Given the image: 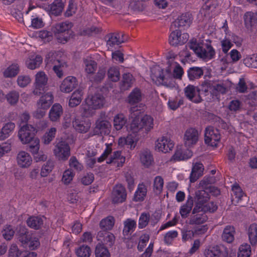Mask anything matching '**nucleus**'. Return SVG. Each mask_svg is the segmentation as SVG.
I'll use <instances>...</instances> for the list:
<instances>
[{
	"instance_id": "f257e3e1",
	"label": "nucleus",
	"mask_w": 257,
	"mask_h": 257,
	"mask_svg": "<svg viewBox=\"0 0 257 257\" xmlns=\"http://www.w3.org/2000/svg\"><path fill=\"white\" fill-rule=\"evenodd\" d=\"M86 105L82 107V114L85 117L92 116L95 110L100 109L104 104V97L100 93L89 95L85 99Z\"/></svg>"
},
{
	"instance_id": "f03ea898",
	"label": "nucleus",
	"mask_w": 257,
	"mask_h": 257,
	"mask_svg": "<svg viewBox=\"0 0 257 257\" xmlns=\"http://www.w3.org/2000/svg\"><path fill=\"white\" fill-rule=\"evenodd\" d=\"M188 45L199 57L203 59H211L215 55V51L210 44H200L196 39H192Z\"/></svg>"
},
{
	"instance_id": "7ed1b4c3",
	"label": "nucleus",
	"mask_w": 257,
	"mask_h": 257,
	"mask_svg": "<svg viewBox=\"0 0 257 257\" xmlns=\"http://www.w3.org/2000/svg\"><path fill=\"white\" fill-rule=\"evenodd\" d=\"M47 76L43 71L38 72L35 75V82L33 93L37 96L44 94L47 87Z\"/></svg>"
},
{
	"instance_id": "20e7f679",
	"label": "nucleus",
	"mask_w": 257,
	"mask_h": 257,
	"mask_svg": "<svg viewBox=\"0 0 257 257\" xmlns=\"http://www.w3.org/2000/svg\"><path fill=\"white\" fill-rule=\"evenodd\" d=\"M18 133V137L23 144L30 143L34 139L35 128L31 125L27 123L21 125Z\"/></svg>"
},
{
	"instance_id": "39448f33",
	"label": "nucleus",
	"mask_w": 257,
	"mask_h": 257,
	"mask_svg": "<svg viewBox=\"0 0 257 257\" xmlns=\"http://www.w3.org/2000/svg\"><path fill=\"white\" fill-rule=\"evenodd\" d=\"M54 153L59 160H67L70 156V148L69 145L65 141L59 142L55 146Z\"/></svg>"
},
{
	"instance_id": "423d86ee",
	"label": "nucleus",
	"mask_w": 257,
	"mask_h": 257,
	"mask_svg": "<svg viewBox=\"0 0 257 257\" xmlns=\"http://www.w3.org/2000/svg\"><path fill=\"white\" fill-rule=\"evenodd\" d=\"M189 35L187 33L182 34L179 30H173L169 37V42L171 45L177 46L185 43L188 40Z\"/></svg>"
},
{
	"instance_id": "0eeeda50",
	"label": "nucleus",
	"mask_w": 257,
	"mask_h": 257,
	"mask_svg": "<svg viewBox=\"0 0 257 257\" xmlns=\"http://www.w3.org/2000/svg\"><path fill=\"white\" fill-rule=\"evenodd\" d=\"M152 80L158 85L167 86L168 83L165 81L167 77L163 72V69L159 66H153L151 69Z\"/></svg>"
},
{
	"instance_id": "6e6552de",
	"label": "nucleus",
	"mask_w": 257,
	"mask_h": 257,
	"mask_svg": "<svg viewBox=\"0 0 257 257\" xmlns=\"http://www.w3.org/2000/svg\"><path fill=\"white\" fill-rule=\"evenodd\" d=\"M195 206L193 209L192 214L198 213L201 207L205 204L209 199V195L208 191L205 190H198L195 192Z\"/></svg>"
},
{
	"instance_id": "1a4fd4ad",
	"label": "nucleus",
	"mask_w": 257,
	"mask_h": 257,
	"mask_svg": "<svg viewBox=\"0 0 257 257\" xmlns=\"http://www.w3.org/2000/svg\"><path fill=\"white\" fill-rule=\"evenodd\" d=\"M204 141L206 144L211 146H216V142L220 139V135L217 130H214L212 126L207 127L204 134Z\"/></svg>"
},
{
	"instance_id": "9d476101",
	"label": "nucleus",
	"mask_w": 257,
	"mask_h": 257,
	"mask_svg": "<svg viewBox=\"0 0 257 257\" xmlns=\"http://www.w3.org/2000/svg\"><path fill=\"white\" fill-rule=\"evenodd\" d=\"M111 128V124L108 120H96L93 133L95 135H108Z\"/></svg>"
},
{
	"instance_id": "9b49d317",
	"label": "nucleus",
	"mask_w": 257,
	"mask_h": 257,
	"mask_svg": "<svg viewBox=\"0 0 257 257\" xmlns=\"http://www.w3.org/2000/svg\"><path fill=\"white\" fill-rule=\"evenodd\" d=\"M174 146L173 142L170 139L163 137L156 142L155 150L166 153L171 151Z\"/></svg>"
},
{
	"instance_id": "f8f14e48",
	"label": "nucleus",
	"mask_w": 257,
	"mask_h": 257,
	"mask_svg": "<svg viewBox=\"0 0 257 257\" xmlns=\"http://www.w3.org/2000/svg\"><path fill=\"white\" fill-rule=\"evenodd\" d=\"M112 202L114 203H119L126 200V192L125 188L121 184L116 185L112 192Z\"/></svg>"
},
{
	"instance_id": "ddd939ff",
	"label": "nucleus",
	"mask_w": 257,
	"mask_h": 257,
	"mask_svg": "<svg viewBox=\"0 0 257 257\" xmlns=\"http://www.w3.org/2000/svg\"><path fill=\"white\" fill-rule=\"evenodd\" d=\"M198 140V131L193 128L188 129L184 135V144L187 147H191L195 145Z\"/></svg>"
},
{
	"instance_id": "4468645a",
	"label": "nucleus",
	"mask_w": 257,
	"mask_h": 257,
	"mask_svg": "<svg viewBox=\"0 0 257 257\" xmlns=\"http://www.w3.org/2000/svg\"><path fill=\"white\" fill-rule=\"evenodd\" d=\"M204 254L205 257H226L227 253L223 246L216 245L206 249Z\"/></svg>"
},
{
	"instance_id": "2eb2a0df",
	"label": "nucleus",
	"mask_w": 257,
	"mask_h": 257,
	"mask_svg": "<svg viewBox=\"0 0 257 257\" xmlns=\"http://www.w3.org/2000/svg\"><path fill=\"white\" fill-rule=\"evenodd\" d=\"M192 22L191 14L187 13L182 14L173 22L170 27L171 30L181 27H189Z\"/></svg>"
},
{
	"instance_id": "dca6fc26",
	"label": "nucleus",
	"mask_w": 257,
	"mask_h": 257,
	"mask_svg": "<svg viewBox=\"0 0 257 257\" xmlns=\"http://www.w3.org/2000/svg\"><path fill=\"white\" fill-rule=\"evenodd\" d=\"M198 88L191 85H189L184 89L185 96L193 102L198 103L203 101L200 96L198 93Z\"/></svg>"
},
{
	"instance_id": "f3484780",
	"label": "nucleus",
	"mask_w": 257,
	"mask_h": 257,
	"mask_svg": "<svg viewBox=\"0 0 257 257\" xmlns=\"http://www.w3.org/2000/svg\"><path fill=\"white\" fill-rule=\"evenodd\" d=\"M28 229L24 226L20 225L17 228L16 237L18 240L21 243L22 246L27 247L30 241V237L28 235Z\"/></svg>"
},
{
	"instance_id": "a211bd4d",
	"label": "nucleus",
	"mask_w": 257,
	"mask_h": 257,
	"mask_svg": "<svg viewBox=\"0 0 257 257\" xmlns=\"http://www.w3.org/2000/svg\"><path fill=\"white\" fill-rule=\"evenodd\" d=\"M97 238L98 240L101 241L103 244L111 247L115 242L114 235L109 231H99L97 233Z\"/></svg>"
},
{
	"instance_id": "6ab92c4d",
	"label": "nucleus",
	"mask_w": 257,
	"mask_h": 257,
	"mask_svg": "<svg viewBox=\"0 0 257 257\" xmlns=\"http://www.w3.org/2000/svg\"><path fill=\"white\" fill-rule=\"evenodd\" d=\"M77 85L76 79L73 76L66 77L60 85V90L65 93L72 91Z\"/></svg>"
},
{
	"instance_id": "aec40b11",
	"label": "nucleus",
	"mask_w": 257,
	"mask_h": 257,
	"mask_svg": "<svg viewBox=\"0 0 257 257\" xmlns=\"http://www.w3.org/2000/svg\"><path fill=\"white\" fill-rule=\"evenodd\" d=\"M17 161L20 167L27 168L32 164V159L29 153L21 151L17 155Z\"/></svg>"
},
{
	"instance_id": "412c9836",
	"label": "nucleus",
	"mask_w": 257,
	"mask_h": 257,
	"mask_svg": "<svg viewBox=\"0 0 257 257\" xmlns=\"http://www.w3.org/2000/svg\"><path fill=\"white\" fill-rule=\"evenodd\" d=\"M53 102V96L50 92L47 93L41 97L37 102V106L39 108L47 109L50 107Z\"/></svg>"
},
{
	"instance_id": "4be33fe9",
	"label": "nucleus",
	"mask_w": 257,
	"mask_h": 257,
	"mask_svg": "<svg viewBox=\"0 0 257 257\" xmlns=\"http://www.w3.org/2000/svg\"><path fill=\"white\" fill-rule=\"evenodd\" d=\"M126 40L124 34L122 33H113L109 36V38L107 41V45L110 47L124 42Z\"/></svg>"
},
{
	"instance_id": "5701e85b",
	"label": "nucleus",
	"mask_w": 257,
	"mask_h": 257,
	"mask_svg": "<svg viewBox=\"0 0 257 257\" xmlns=\"http://www.w3.org/2000/svg\"><path fill=\"white\" fill-rule=\"evenodd\" d=\"M27 224L30 228L38 230L42 228L44 224V220L42 217L38 216H31L27 220Z\"/></svg>"
},
{
	"instance_id": "b1692460",
	"label": "nucleus",
	"mask_w": 257,
	"mask_h": 257,
	"mask_svg": "<svg viewBox=\"0 0 257 257\" xmlns=\"http://www.w3.org/2000/svg\"><path fill=\"white\" fill-rule=\"evenodd\" d=\"M192 156V152L189 149L183 150L181 148L177 147L172 159L174 161H181L188 159Z\"/></svg>"
},
{
	"instance_id": "393cba45",
	"label": "nucleus",
	"mask_w": 257,
	"mask_h": 257,
	"mask_svg": "<svg viewBox=\"0 0 257 257\" xmlns=\"http://www.w3.org/2000/svg\"><path fill=\"white\" fill-rule=\"evenodd\" d=\"M43 61L42 57L40 55L32 56L28 58L25 64L27 67L31 70L35 69L38 68L42 64Z\"/></svg>"
},
{
	"instance_id": "a878e982",
	"label": "nucleus",
	"mask_w": 257,
	"mask_h": 257,
	"mask_svg": "<svg viewBox=\"0 0 257 257\" xmlns=\"http://www.w3.org/2000/svg\"><path fill=\"white\" fill-rule=\"evenodd\" d=\"M204 168L202 164L196 163L192 167L191 173L190 176V180L191 182H195L203 174Z\"/></svg>"
},
{
	"instance_id": "bb28decb",
	"label": "nucleus",
	"mask_w": 257,
	"mask_h": 257,
	"mask_svg": "<svg viewBox=\"0 0 257 257\" xmlns=\"http://www.w3.org/2000/svg\"><path fill=\"white\" fill-rule=\"evenodd\" d=\"M63 113L62 106L59 103L54 104L49 111V118L52 121H56L59 119Z\"/></svg>"
},
{
	"instance_id": "cd10ccee",
	"label": "nucleus",
	"mask_w": 257,
	"mask_h": 257,
	"mask_svg": "<svg viewBox=\"0 0 257 257\" xmlns=\"http://www.w3.org/2000/svg\"><path fill=\"white\" fill-rule=\"evenodd\" d=\"M235 233V229L233 226H226L222 232V240L227 243H231L234 239Z\"/></svg>"
},
{
	"instance_id": "c85d7f7f",
	"label": "nucleus",
	"mask_w": 257,
	"mask_h": 257,
	"mask_svg": "<svg viewBox=\"0 0 257 257\" xmlns=\"http://www.w3.org/2000/svg\"><path fill=\"white\" fill-rule=\"evenodd\" d=\"M115 223L114 218L112 216H108L102 219L99 223L100 231H108L111 230Z\"/></svg>"
},
{
	"instance_id": "c756f323",
	"label": "nucleus",
	"mask_w": 257,
	"mask_h": 257,
	"mask_svg": "<svg viewBox=\"0 0 257 257\" xmlns=\"http://www.w3.org/2000/svg\"><path fill=\"white\" fill-rule=\"evenodd\" d=\"M73 127L78 132L85 133L88 131L90 128L91 123L89 121H80L79 119H75L72 121Z\"/></svg>"
},
{
	"instance_id": "7c9ffc66",
	"label": "nucleus",
	"mask_w": 257,
	"mask_h": 257,
	"mask_svg": "<svg viewBox=\"0 0 257 257\" xmlns=\"http://www.w3.org/2000/svg\"><path fill=\"white\" fill-rule=\"evenodd\" d=\"M48 8L51 15L59 16L62 12L64 4L61 0H55L52 4L48 6Z\"/></svg>"
},
{
	"instance_id": "2f4dec72",
	"label": "nucleus",
	"mask_w": 257,
	"mask_h": 257,
	"mask_svg": "<svg viewBox=\"0 0 257 257\" xmlns=\"http://www.w3.org/2000/svg\"><path fill=\"white\" fill-rule=\"evenodd\" d=\"M72 27L71 23L63 22L56 24L52 28V31L55 35L70 31Z\"/></svg>"
},
{
	"instance_id": "473e14b6",
	"label": "nucleus",
	"mask_w": 257,
	"mask_h": 257,
	"mask_svg": "<svg viewBox=\"0 0 257 257\" xmlns=\"http://www.w3.org/2000/svg\"><path fill=\"white\" fill-rule=\"evenodd\" d=\"M244 23L247 29L251 28L257 22V14L251 12H246L244 16Z\"/></svg>"
},
{
	"instance_id": "72a5a7b5",
	"label": "nucleus",
	"mask_w": 257,
	"mask_h": 257,
	"mask_svg": "<svg viewBox=\"0 0 257 257\" xmlns=\"http://www.w3.org/2000/svg\"><path fill=\"white\" fill-rule=\"evenodd\" d=\"M83 93L81 90L78 89L75 91L71 95L69 101V105L71 107H74L78 105L82 101Z\"/></svg>"
},
{
	"instance_id": "f704fd0d",
	"label": "nucleus",
	"mask_w": 257,
	"mask_h": 257,
	"mask_svg": "<svg viewBox=\"0 0 257 257\" xmlns=\"http://www.w3.org/2000/svg\"><path fill=\"white\" fill-rule=\"evenodd\" d=\"M15 124L12 122H9L5 124L0 132V140H4L8 138L10 134L15 128Z\"/></svg>"
},
{
	"instance_id": "c9c22d12",
	"label": "nucleus",
	"mask_w": 257,
	"mask_h": 257,
	"mask_svg": "<svg viewBox=\"0 0 257 257\" xmlns=\"http://www.w3.org/2000/svg\"><path fill=\"white\" fill-rule=\"evenodd\" d=\"M212 86L213 85L208 81H204L202 83L201 87L197 89L198 93L200 96L201 98H202L203 93H207V95H210V96L213 95Z\"/></svg>"
},
{
	"instance_id": "e433bc0d",
	"label": "nucleus",
	"mask_w": 257,
	"mask_h": 257,
	"mask_svg": "<svg viewBox=\"0 0 257 257\" xmlns=\"http://www.w3.org/2000/svg\"><path fill=\"white\" fill-rule=\"evenodd\" d=\"M213 96H217L219 94H225L227 92L228 88V83L221 82L215 84L212 86Z\"/></svg>"
},
{
	"instance_id": "4c0bfd02",
	"label": "nucleus",
	"mask_w": 257,
	"mask_h": 257,
	"mask_svg": "<svg viewBox=\"0 0 257 257\" xmlns=\"http://www.w3.org/2000/svg\"><path fill=\"white\" fill-rule=\"evenodd\" d=\"M187 73L189 79L194 80L200 78L203 75L204 72L202 68L193 67L188 70Z\"/></svg>"
},
{
	"instance_id": "58836bf2",
	"label": "nucleus",
	"mask_w": 257,
	"mask_h": 257,
	"mask_svg": "<svg viewBox=\"0 0 257 257\" xmlns=\"http://www.w3.org/2000/svg\"><path fill=\"white\" fill-rule=\"evenodd\" d=\"M124 228L123 229V234L124 236L131 234L136 227V222L132 219H127L124 222Z\"/></svg>"
},
{
	"instance_id": "ea45409f",
	"label": "nucleus",
	"mask_w": 257,
	"mask_h": 257,
	"mask_svg": "<svg viewBox=\"0 0 257 257\" xmlns=\"http://www.w3.org/2000/svg\"><path fill=\"white\" fill-rule=\"evenodd\" d=\"M194 200L192 197L189 196L185 204L183 205L180 210V213L183 218H186L190 213L193 205Z\"/></svg>"
},
{
	"instance_id": "a19ab883",
	"label": "nucleus",
	"mask_w": 257,
	"mask_h": 257,
	"mask_svg": "<svg viewBox=\"0 0 257 257\" xmlns=\"http://www.w3.org/2000/svg\"><path fill=\"white\" fill-rule=\"evenodd\" d=\"M232 190L234 193V199H236V202L240 203L241 206H244V203H242V201L245 202L247 200V197L238 186H233Z\"/></svg>"
},
{
	"instance_id": "79ce46f5",
	"label": "nucleus",
	"mask_w": 257,
	"mask_h": 257,
	"mask_svg": "<svg viewBox=\"0 0 257 257\" xmlns=\"http://www.w3.org/2000/svg\"><path fill=\"white\" fill-rule=\"evenodd\" d=\"M126 118L123 114L116 115L113 118V126L117 131L120 130L126 124Z\"/></svg>"
},
{
	"instance_id": "37998d69",
	"label": "nucleus",
	"mask_w": 257,
	"mask_h": 257,
	"mask_svg": "<svg viewBox=\"0 0 257 257\" xmlns=\"http://www.w3.org/2000/svg\"><path fill=\"white\" fill-rule=\"evenodd\" d=\"M106 74V70L104 68H100L95 74H91L89 79L90 81L94 83H100L104 79Z\"/></svg>"
},
{
	"instance_id": "c03bdc74",
	"label": "nucleus",
	"mask_w": 257,
	"mask_h": 257,
	"mask_svg": "<svg viewBox=\"0 0 257 257\" xmlns=\"http://www.w3.org/2000/svg\"><path fill=\"white\" fill-rule=\"evenodd\" d=\"M191 216L190 218L189 223L191 225L200 224L204 223L208 219L207 215L203 212L201 214L197 213Z\"/></svg>"
},
{
	"instance_id": "a18cd8bd",
	"label": "nucleus",
	"mask_w": 257,
	"mask_h": 257,
	"mask_svg": "<svg viewBox=\"0 0 257 257\" xmlns=\"http://www.w3.org/2000/svg\"><path fill=\"white\" fill-rule=\"evenodd\" d=\"M147 189L146 186L143 184H139L138 190L136 191L134 200L135 201H142L144 200V197L147 194Z\"/></svg>"
},
{
	"instance_id": "49530a36",
	"label": "nucleus",
	"mask_w": 257,
	"mask_h": 257,
	"mask_svg": "<svg viewBox=\"0 0 257 257\" xmlns=\"http://www.w3.org/2000/svg\"><path fill=\"white\" fill-rule=\"evenodd\" d=\"M248 235L251 245H254L257 243V224H251L248 228Z\"/></svg>"
},
{
	"instance_id": "de8ad7c7",
	"label": "nucleus",
	"mask_w": 257,
	"mask_h": 257,
	"mask_svg": "<svg viewBox=\"0 0 257 257\" xmlns=\"http://www.w3.org/2000/svg\"><path fill=\"white\" fill-rule=\"evenodd\" d=\"M142 128H145L147 132L150 131L153 127V119L148 115H146L140 118Z\"/></svg>"
},
{
	"instance_id": "09e8293b",
	"label": "nucleus",
	"mask_w": 257,
	"mask_h": 257,
	"mask_svg": "<svg viewBox=\"0 0 257 257\" xmlns=\"http://www.w3.org/2000/svg\"><path fill=\"white\" fill-rule=\"evenodd\" d=\"M140 159L142 163L146 167H149L153 161L151 152L148 150L144 151L141 154Z\"/></svg>"
},
{
	"instance_id": "8fccbe9b",
	"label": "nucleus",
	"mask_w": 257,
	"mask_h": 257,
	"mask_svg": "<svg viewBox=\"0 0 257 257\" xmlns=\"http://www.w3.org/2000/svg\"><path fill=\"white\" fill-rule=\"evenodd\" d=\"M142 96L140 89H135L129 95L128 101L131 104L138 103L141 100Z\"/></svg>"
},
{
	"instance_id": "3c124183",
	"label": "nucleus",
	"mask_w": 257,
	"mask_h": 257,
	"mask_svg": "<svg viewBox=\"0 0 257 257\" xmlns=\"http://www.w3.org/2000/svg\"><path fill=\"white\" fill-rule=\"evenodd\" d=\"M95 257H110L108 250L103 244H98L95 250Z\"/></svg>"
},
{
	"instance_id": "603ef678",
	"label": "nucleus",
	"mask_w": 257,
	"mask_h": 257,
	"mask_svg": "<svg viewBox=\"0 0 257 257\" xmlns=\"http://www.w3.org/2000/svg\"><path fill=\"white\" fill-rule=\"evenodd\" d=\"M19 72V66L18 64H13L10 66L4 71V75L5 77H13L16 76Z\"/></svg>"
},
{
	"instance_id": "864d4df0",
	"label": "nucleus",
	"mask_w": 257,
	"mask_h": 257,
	"mask_svg": "<svg viewBox=\"0 0 257 257\" xmlns=\"http://www.w3.org/2000/svg\"><path fill=\"white\" fill-rule=\"evenodd\" d=\"M107 75L109 79L112 81L117 82L119 80L120 73L117 67H111L107 71Z\"/></svg>"
},
{
	"instance_id": "5fc2aeb1",
	"label": "nucleus",
	"mask_w": 257,
	"mask_h": 257,
	"mask_svg": "<svg viewBox=\"0 0 257 257\" xmlns=\"http://www.w3.org/2000/svg\"><path fill=\"white\" fill-rule=\"evenodd\" d=\"M215 179L213 177H204L203 179L200 181L199 187L203 190H207L209 188L211 184L215 183Z\"/></svg>"
},
{
	"instance_id": "6e6d98bb",
	"label": "nucleus",
	"mask_w": 257,
	"mask_h": 257,
	"mask_svg": "<svg viewBox=\"0 0 257 257\" xmlns=\"http://www.w3.org/2000/svg\"><path fill=\"white\" fill-rule=\"evenodd\" d=\"M76 253L79 257H89L91 250L89 246L82 245L76 249Z\"/></svg>"
},
{
	"instance_id": "4d7b16f0",
	"label": "nucleus",
	"mask_w": 257,
	"mask_h": 257,
	"mask_svg": "<svg viewBox=\"0 0 257 257\" xmlns=\"http://www.w3.org/2000/svg\"><path fill=\"white\" fill-rule=\"evenodd\" d=\"M56 129L55 127L51 128L48 132H46L42 138V142L45 145H48L53 140L55 137Z\"/></svg>"
},
{
	"instance_id": "13d9d810",
	"label": "nucleus",
	"mask_w": 257,
	"mask_h": 257,
	"mask_svg": "<svg viewBox=\"0 0 257 257\" xmlns=\"http://www.w3.org/2000/svg\"><path fill=\"white\" fill-rule=\"evenodd\" d=\"M133 75L128 73L124 74L122 76V84L121 85V89L123 90L127 89L129 87H131L133 84Z\"/></svg>"
},
{
	"instance_id": "bf43d9fd",
	"label": "nucleus",
	"mask_w": 257,
	"mask_h": 257,
	"mask_svg": "<svg viewBox=\"0 0 257 257\" xmlns=\"http://www.w3.org/2000/svg\"><path fill=\"white\" fill-rule=\"evenodd\" d=\"M217 208V205L213 202L206 203L201 207V208L198 210V213H205L208 211L212 213L216 211Z\"/></svg>"
},
{
	"instance_id": "052dcab7",
	"label": "nucleus",
	"mask_w": 257,
	"mask_h": 257,
	"mask_svg": "<svg viewBox=\"0 0 257 257\" xmlns=\"http://www.w3.org/2000/svg\"><path fill=\"white\" fill-rule=\"evenodd\" d=\"M84 63L85 71L91 75L97 68V64L93 60L86 59L84 60Z\"/></svg>"
},
{
	"instance_id": "680f3d73",
	"label": "nucleus",
	"mask_w": 257,
	"mask_h": 257,
	"mask_svg": "<svg viewBox=\"0 0 257 257\" xmlns=\"http://www.w3.org/2000/svg\"><path fill=\"white\" fill-rule=\"evenodd\" d=\"M251 253L250 246L245 243L240 245L239 248L237 257H249Z\"/></svg>"
},
{
	"instance_id": "e2e57ef3",
	"label": "nucleus",
	"mask_w": 257,
	"mask_h": 257,
	"mask_svg": "<svg viewBox=\"0 0 257 257\" xmlns=\"http://www.w3.org/2000/svg\"><path fill=\"white\" fill-rule=\"evenodd\" d=\"M54 166V162L52 160H48L42 168L41 172V176H47L52 171Z\"/></svg>"
},
{
	"instance_id": "0e129e2a",
	"label": "nucleus",
	"mask_w": 257,
	"mask_h": 257,
	"mask_svg": "<svg viewBox=\"0 0 257 257\" xmlns=\"http://www.w3.org/2000/svg\"><path fill=\"white\" fill-rule=\"evenodd\" d=\"M142 129L140 118L136 116L131 123L130 130L133 133H137Z\"/></svg>"
},
{
	"instance_id": "69168bd1",
	"label": "nucleus",
	"mask_w": 257,
	"mask_h": 257,
	"mask_svg": "<svg viewBox=\"0 0 257 257\" xmlns=\"http://www.w3.org/2000/svg\"><path fill=\"white\" fill-rule=\"evenodd\" d=\"M150 220V215L149 213L144 212L141 214L139 220V228H145Z\"/></svg>"
},
{
	"instance_id": "338daca9",
	"label": "nucleus",
	"mask_w": 257,
	"mask_h": 257,
	"mask_svg": "<svg viewBox=\"0 0 257 257\" xmlns=\"http://www.w3.org/2000/svg\"><path fill=\"white\" fill-rule=\"evenodd\" d=\"M7 101L11 105L16 104L19 99V93L16 91H12L6 95Z\"/></svg>"
},
{
	"instance_id": "774afa93",
	"label": "nucleus",
	"mask_w": 257,
	"mask_h": 257,
	"mask_svg": "<svg viewBox=\"0 0 257 257\" xmlns=\"http://www.w3.org/2000/svg\"><path fill=\"white\" fill-rule=\"evenodd\" d=\"M4 237L7 240H11L15 234V231L11 225H6L2 231Z\"/></svg>"
}]
</instances>
